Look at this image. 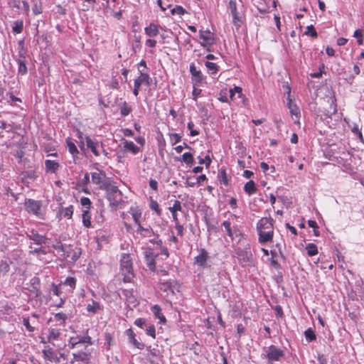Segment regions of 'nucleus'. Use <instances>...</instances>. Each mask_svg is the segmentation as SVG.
Masks as SVG:
<instances>
[{
	"instance_id": "obj_11",
	"label": "nucleus",
	"mask_w": 364,
	"mask_h": 364,
	"mask_svg": "<svg viewBox=\"0 0 364 364\" xmlns=\"http://www.w3.org/2000/svg\"><path fill=\"white\" fill-rule=\"evenodd\" d=\"M27 237L31 240H33L35 244L38 245L45 244L46 241L47 240L46 236L40 235L38 231L34 229H32L31 231H29V232L27 234Z\"/></svg>"
},
{
	"instance_id": "obj_47",
	"label": "nucleus",
	"mask_w": 364,
	"mask_h": 364,
	"mask_svg": "<svg viewBox=\"0 0 364 364\" xmlns=\"http://www.w3.org/2000/svg\"><path fill=\"white\" fill-rule=\"evenodd\" d=\"M18 72L21 75H24L27 73V67L26 63L22 60L18 61Z\"/></svg>"
},
{
	"instance_id": "obj_59",
	"label": "nucleus",
	"mask_w": 364,
	"mask_h": 364,
	"mask_svg": "<svg viewBox=\"0 0 364 364\" xmlns=\"http://www.w3.org/2000/svg\"><path fill=\"white\" fill-rule=\"evenodd\" d=\"M80 203L82 206L87 208V209L90 208L91 206V201L89 198L87 197H82L80 199Z\"/></svg>"
},
{
	"instance_id": "obj_9",
	"label": "nucleus",
	"mask_w": 364,
	"mask_h": 364,
	"mask_svg": "<svg viewBox=\"0 0 364 364\" xmlns=\"http://www.w3.org/2000/svg\"><path fill=\"white\" fill-rule=\"evenodd\" d=\"M74 361L80 364H89L91 360V353L88 351H79L73 353Z\"/></svg>"
},
{
	"instance_id": "obj_17",
	"label": "nucleus",
	"mask_w": 364,
	"mask_h": 364,
	"mask_svg": "<svg viewBox=\"0 0 364 364\" xmlns=\"http://www.w3.org/2000/svg\"><path fill=\"white\" fill-rule=\"evenodd\" d=\"M43 358L50 362L58 363L60 361L59 358L57 356L53 348L48 347L43 350Z\"/></svg>"
},
{
	"instance_id": "obj_6",
	"label": "nucleus",
	"mask_w": 364,
	"mask_h": 364,
	"mask_svg": "<svg viewBox=\"0 0 364 364\" xmlns=\"http://www.w3.org/2000/svg\"><path fill=\"white\" fill-rule=\"evenodd\" d=\"M200 38L203 40L201 46L204 48H208L207 50L210 51L209 47L213 46L215 43L214 34L209 30H200L199 31Z\"/></svg>"
},
{
	"instance_id": "obj_1",
	"label": "nucleus",
	"mask_w": 364,
	"mask_h": 364,
	"mask_svg": "<svg viewBox=\"0 0 364 364\" xmlns=\"http://www.w3.org/2000/svg\"><path fill=\"white\" fill-rule=\"evenodd\" d=\"M274 223V220L271 217L262 218L257 223L258 241L260 244L264 245L273 242Z\"/></svg>"
},
{
	"instance_id": "obj_16",
	"label": "nucleus",
	"mask_w": 364,
	"mask_h": 364,
	"mask_svg": "<svg viewBox=\"0 0 364 364\" xmlns=\"http://www.w3.org/2000/svg\"><path fill=\"white\" fill-rule=\"evenodd\" d=\"M125 333L128 336L129 342L134 347L140 350H142L144 348V344L136 340V335L132 328L127 329Z\"/></svg>"
},
{
	"instance_id": "obj_33",
	"label": "nucleus",
	"mask_w": 364,
	"mask_h": 364,
	"mask_svg": "<svg viewBox=\"0 0 364 364\" xmlns=\"http://www.w3.org/2000/svg\"><path fill=\"white\" fill-rule=\"evenodd\" d=\"M67 318V314L63 312H59L54 314V321L57 322L58 325H64Z\"/></svg>"
},
{
	"instance_id": "obj_2",
	"label": "nucleus",
	"mask_w": 364,
	"mask_h": 364,
	"mask_svg": "<svg viewBox=\"0 0 364 364\" xmlns=\"http://www.w3.org/2000/svg\"><path fill=\"white\" fill-rule=\"evenodd\" d=\"M119 274L122 276L124 283H131L134 278L133 262L129 254L123 253L120 257Z\"/></svg>"
},
{
	"instance_id": "obj_35",
	"label": "nucleus",
	"mask_w": 364,
	"mask_h": 364,
	"mask_svg": "<svg viewBox=\"0 0 364 364\" xmlns=\"http://www.w3.org/2000/svg\"><path fill=\"white\" fill-rule=\"evenodd\" d=\"M205 65L207 68L209 73L211 75L216 74L219 70V66L215 63L206 61L205 63Z\"/></svg>"
},
{
	"instance_id": "obj_43",
	"label": "nucleus",
	"mask_w": 364,
	"mask_h": 364,
	"mask_svg": "<svg viewBox=\"0 0 364 364\" xmlns=\"http://www.w3.org/2000/svg\"><path fill=\"white\" fill-rule=\"evenodd\" d=\"M304 35L310 36L312 38H317L318 33L313 25L308 26Z\"/></svg>"
},
{
	"instance_id": "obj_7",
	"label": "nucleus",
	"mask_w": 364,
	"mask_h": 364,
	"mask_svg": "<svg viewBox=\"0 0 364 364\" xmlns=\"http://www.w3.org/2000/svg\"><path fill=\"white\" fill-rule=\"evenodd\" d=\"M92 177V183L97 185L100 189L102 190V187L104 185L109 184V182L105 181L106 174L105 172L100 170L98 168L96 169V171L91 173Z\"/></svg>"
},
{
	"instance_id": "obj_45",
	"label": "nucleus",
	"mask_w": 364,
	"mask_h": 364,
	"mask_svg": "<svg viewBox=\"0 0 364 364\" xmlns=\"http://www.w3.org/2000/svg\"><path fill=\"white\" fill-rule=\"evenodd\" d=\"M149 207L151 210H154L159 216L161 215V210L159 208L157 201L151 199Z\"/></svg>"
},
{
	"instance_id": "obj_52",
	"label": "nucleus",
	"mask_w": 364,
	"mask_h": 364,
	"mask_svg": "<svg viewBox=\"0 0 364 364\" xmlns=\"http://www.w3.org/2000/svg\"><path fill=\"white\" fill-rule=\"evenodd\" d=\"M0 129L9 132L12 131L13 126L10 124H7L5 121L0 119Z\"/></svg>"
},
{
	"instance_id": "obj_51",
	"label": "nucleus",
	"mask_w": 364,
	"mask_h": 364,
	"mask_svg": "<svg viewBox=\"0 0 364 364\" xmlns=\"http://www.w3.org/2000/svg\"><path fill=\"white\" fill-rule=\"evenodd\" d=\"M223 225L224 226V228H225V230L227 232V234L228 235L231 237V238H233V233L232 232V230H231V223L230 222L228 221V220H225L223 223Z\"/></svg>"
},
{
	"instance_id": "obj_5",
	"label": "nucleus",
	"mask_w": 364,
	"mask_h": 364,
	"mask_svg": "<svg viewBox=\"0 0 364 364\" xmlns=\"http://www.w3.org/2000/svg\"><path fill=\"white\" fill-rule=\"evenodd\" d=\"M142 84L149 86L151 84V77L148 73L140 71L139 75L134 82L133 94L136 97L138 96L140 87Z\"/></svg>"
},
{
	"instance_id": "obj_20",
	"label": "nucleus",
	"mask_w": 364,
	"mask_h": 364,
	"mask_svg": "<svg viewBox=\"0 0 364 364\" xmlns=\"http://www.w3.org/2000/svg\"><path fill=\"white\" fill-rule=\"evenodd\" d=\"M159 288L161 291L166 293V295L173 294V282L171 281L162 282L160 281L159 283Z\"/></svg>"
},
{
	"instance_id": "obj_60",
	"label": "nucleus",
	"mask_w": 364,
	"mask_h": 364,
	"mask_svg": "<svg viewBox=\"0 0 364 364\" xmlns=\"http://www.w3.org/2000/svg\"><path fill=\"white\" fill-rule=\"evenodd\" d=\"M30 254L40 256L41 255H45L46 254V252L43 248L39 247V248H36L33 250H31Z\"/></svg>"
},
{
	"instance_id": "obj_36",
	"label": "nucleus",
	"mask_w": 364,
	"mask_h": 364,
	"mask_svg": "<svg viewBox=\"0 0 364 364\" xmlns=\"http://www.w3.org/2000/svg\"><path fill=\"white\" fill-rule=\"evenodd\" d=\"M305 249H306V250L307 252V255L309 257L314 256V255H317L318 252L317 246L314 243H308L306 245V248Z\"/></svg>"
},
{
	"instance_id": "obj_13",
	"label": "nucleus",
	"mask_w": 364,
	"mask_h": 364,
	"mask_svg": "<svg viewBox=\"0 0 364 364\" xmlns=\"http://www.w3.org/2000/svg\"><path fill=\"white\" fill-rule=\"evenodd\" d=\"M129 213L131 218L133 219L134 223L139 226L141 225V218L142 215V211L138 206H132L129 208Z\"/></svg>"
},
{
	"instance_id": "obj_34",
	"label": "nucleus",
	"mask_w": 364,
	"mask_h": 364,
	"mask_svg": "<svg viewBox=\"0 0 364 364\" xmlns=\"http://www.w3.org/2000/svg\"><path fill=\"white\" fill-rule=\"evenodd\" d=\"M121 218L127 230H129L132 228V225L129 223L131 218L129 210L127 212H122L121 214Z\"/></svg>"
},
{
	"instance_id": "obj_48",
	"label": "nucleus",
	"mask_w": 364,
	"mask_h": 364,
	"mask_svg": "<svg viewBox=\"0 0 364 364\" xmlns=\"http://www.w3.org/2000/svg\"><path fill=\"white\" fill-rule=\"evenodd\" d=\"M324 64L323 63H321L320 65H319V68H318V70L319 71L318 72H316V73H312L310 74V76L313 78H320L321 77L322 75H323V69H324Z\"/></svg>"
},
{
	"instance_id": "obj_42",
	"label": "nucleus",
	"mask_w": 364,
	"mask_h": 364,
	"mask_svg": "<svg viewBox=\"0 0 364 364\" xmlns=\"http://www.w3.org/2000/svg\"><path fill=\"white\" fill-rule=\"evenodd\" d=\"M168 210L170 212H175V213H177L178 211H181L182 210V205H181V201H179L178 200H175L173 201V205L168 208Z\"/></svg>"
},
{
	"instance_id": "obj_44",
	"label": "nucleus",
	"mask_w": 364,
	"mask_h": 364,
	"mask_svg": "<svg viewBox=\"0 0 364 364\" xmlns=\"http://www.w3.org/2000/svg\"><path fill=\"white\" fill-rule=\"evenodd\" d=\"M171 13L172 15H179L183 16L185 14H186V11L185 9L183 8L181 6H176L173 9H171Z\"/></svg>"
},
{
	"instance_id": "obj_29",
	"label": "nucleus",
	"mask_w": 364,
	"mask_h": 364,
	"mask_svg": "<svg viewBox=\"0 0 364 364\" xmlns=\"http://www.w3.org/2000/svg\"><path fill=\"white\" fill-rule=\"evenodd\" d=\"M60 335V331L57 328H49L48 335V342L51 343L57 340Z\"/></svg>"
},
{
	"instance_id": "obj_55",
	"label": "nucleus",
	"mask_w": 364,
	"mask_h": 364,
	"mask_svg": "<svg viewBox=\"0 0 364 364\" xmlns=\"http://www.w3.org/2000/svg\"><path fill=\"white\" fill-rule=\"evenodd\" d=\"M288 107L289 109H290V112L291 114L297 115L298 114H299L298 107L295 105H292L291 100H289Z\"/></svg>"
},
{
	"instance_id": "obj_58",
	"label": "nucleus",
	"mask_w": 364,
	"mask_h": 364,
	"mask_svg": "<svg viewBox=\"0 0 364 364\" xmlns=\"http://www.w3.org/2000/svg\"><path fill=\"white\" fill-rule=\"evenodd\" d=\"M351 131L355 134H357L361 141L363 140V134L358 124H355L353 127L351 128Z\"/></svg>"
},
{
	"instance_id": "obj_31",
	"label": "nucleus",
	"mask_w": 364,
	"mask_h": 364,
	"mask_svg": "<svg viewBox=\"0 0 364 364\" xmlns=\"http://www.w3.org/2000/svg\"><path fill=\"white\" fill-rule=\"evenodd\" d=\"M218 178L220 183L228 186L229 178L228 177L226 171L225 169H220L218 174Z\"/></svg>"
},
{
	"instance_id": "obj_27",
	"label": "nucleus",
	"mask_w": 364,
	"mask_h": 364,
	"mask_svg": "<svg viewBox=\"0 0 364 364\" xmlns=\"http://www.w3.org/2000/svg\"><path fill=\"white\" fill-rule=\"evenodd\" d=\"M58 214L60 217L67 218L68 219L72 218L73 214V206L70 205L67 208H60Z\"/></svg>"
},
{
	"instance_id": "obj_54",
	"label": "nucleus",
	"mask_w": 364,
	"mask_h": 364,
	"mask_svg": "<svg viewBox=\"0 0 364 364\" xmlns=\"http://www.w3.org/2000/svg\"><path fill=\"white\" fill-rule=\"evenodd\" d=\"M159 237V235L156 234L154 232V235H153L152 237H150L149 242H151L152 244H156L159 246H161L162 241Z\"/></svg>"
},
{
	"instance_id": "obj_30",
	"label": "nucleus",
	"mask_w": 364,
	"mask_h": 364,
	"mask_svg": "<svg viewBox=\"0 0 364 364\" xmlns=\"http://www.w3.org/2000/svg\"><path fill=\"white\" fill-rule=\"evenodd\" d=\"M82 224L85 227L90 228L92 227L91 224V215L88 210H85L82 215Z\"/></svg>"
},
{
	"instance_id": "obj_56",
	"label": "nucleus",
	"mask_w": 364,
	"mask_h": 364,
	"mask_svg": "<svg viewBox=\"0 0 364 364\" xmlns=\"http://www.w3.org/2000/svg\"><path fill=\"white\" fill-rule=\"evenodd\" d=\"M353 36L357 38L358 43L359 45H362L363 44V33H362V31L358 29V30L355 31Z\"/></svg>"
},
{
	"instance_id": "obj_19",
	"label": "nucleus",
	"mask_w": 364,
	"mask_h": 364,
	"mask_svg": "<svg viewBox=\"0 0 364 364\" xmlns=\"http://www.w3.org/2000/svg\"><path fill=\"white\" fill-rule=\"evenodd\" d=\"M60 168L57 161L47 159L45 161V170L47 173H55Z\"/></svg>"
},
{
	"instance_id": "obj_39",
	"label": "nucleus",
	"mask_w": 364,
	"mask_h": 364,
	"mask_svg": "<svg viewBox=\"0 0 364 364\" xmlns=\"http://www.w3.org/2000/svg\"><path fill=\"white\" fill-rule=\"evenodd\" d=\"M182 161L187 165L191 166L194 163V158L193 154L189 152H186L182 155Z\"/></svg>"
},
{
	"instance_id": "obj_40",
	"label": "nucleus",
	"mask_w": 364,
	"mask_h": 364,
	"mask_svg": "<svg viewBox=\"0 0 364 364\" xmlns=\"http://www.w3.org/2000/svg\"><path fill=\"white\" fill-rule=\"evenodd\" d=\"M132 109L126 102H124L120 107V114L122 116H127L130 114Z\"/></svg>"
},
{
	"instance_id": "obj_10",
	"label": "nucleus",
	"mask_w": 364,
	"mask_h": 364,
	"mask_svg": "<svg viewBox=\"0 0 364 364\" xmlns=\"http://www.w3.org/2000/svg\"><path fill=\"white\" fill-rule=\"evenodd\" d=\"M209 255L207 250L205 248H201L199 255L194 258V264L199 267H205Z\"/></svg>"
},
{
	"instance_id": "obj_15",
	"label": "nucleus",
	"mask_w": 364,
	"mask_h": 364,
	"mask_svg": "<svg viewBox=\"0 0 364 364\" xmlns=\"http://www.w3.org/2000/svg\"><path fill=\"white\" fill-rule=\"evenodd\" d=\"M190 73L192 75V80L198 84H201L204 80V76L200 70H197L193 63L190 65Z\"/></svg>"
},
{
	"instance_id": "obj_37",
	"label": "nucleus",
	"mask_w": 364,
	"mask_h": 364,
	"mask_svg": "<svg viewBox=\"0 0 364 364\" xmlns=\"http://www.w3.org/2000/svg\"><path fill=\"white\" fill-rule=\"evenodd\" d=\"M76 283L77 280L75 277H68L63 282V284L70 287L71 290L73 291L76 287Z\"/></svg>"
},
{
	"instance_id": "obj_62",
	"label": "nucleus",
	"mask_w": 364,
	"mask_h": 364,
	"mask_svg": "<svg viewBox=\"0 0 364 364\" xmlns=\"http://www.w3.org/2000/svg\"><path fill=\"white\" fill-rule=\"evenodd\" d=\"M23 323L28 331H30V332L33 331L34 328L31 326L30 322H29V318H23Z\"/></svg>"
},
{
	"instance_id": "obj_64",
	"label": "nucleus",
	"mask_w": 364,
	"mask_h": 364,
	"mask_svg": "<svg viewBox=\"0 0 364 364\" xmlns=\"http://www.w3.org/2000/svg\"><path fill=\"white\" fill-rule=\"evenodd\" d=\"M52 294L54 296H59L61 294V291H60L58 286L55 284L54 283L52 284Z\"/></svg>"
},
{
	"instance_id": "obj_24",
	"label": "nucleus",
	"mask_w": 364,
	"mask_h": 364,
	"mask_svg": "<svg viewBox=\"0 0 364 364\" xmlns=\"http://www.w3.org/2000/svg\"><path fill=\"white\" fill-rule=\"evenodd\" d=\"M101 308L102 306L99 302L92 299L91 301L87 304L86 309L89 313L95 314L97 313Z\"/></svg>"
},
{
	"instance_id": "obj_8",
	"label": "nucleus",
	"mask_w": 364,
	"mask_h": 364,
	"mask_svg": "<svg viewBox=\"0 0 364 364\" xmlns=\"http://www.w3.org/2000/svg\"><path fill=\"white\" fill-rule=\"evenodd\" d=\"M80 343L92 344L91 338L90 336H73L68 341L70 348H75Z\"/></svg>"
},
{
	"instance_id": "obj_26",
	"label": "nucleus",
	"mask_w": 364,
	"mask_h": 364,
	"mask_svg": "<svg viewBox=\"0 0 364 364\" xmlns=\"http://www.w3.org/2000/svg\"><path fill=\"white\" fill-rule=\"evenodd\" d=\"M244 191L249 196L256 193L257 188L255 183L252 180L247 182L244 186Z\"/></svg>"
},
{
	"instance_id": "obj_14",
	"label": "nucleus",
	"mask_w": 364,
	"mask_h": 364,
	"mask_svg": "<svg viewBox=\"0 0 364 364\" xmlns=\"http://www.w3.org/2000/svg\"><path fill=\"white\" fill-rule=\"evenodd\" d=\"M123 150L125 152H130L132 154H137L140 151L138 147L133 141L123 139Z\"/></svg>"
},
{
	"instance_id": "obj_63",
	"label": "nucleus",
	"mask_w": 364,
	"mask_h": 364,
	"mask_svg": "<svg viewBox=\"0 0 364 364\" xmlns=\"http://www.w3.org/2000/svg\"><path fill=\"white\" fill-rule=\"evenodd\" d=\"M105 340L108 344L109 347L112 346V335L110 333L106 332L105 333Z\"/></svg>"
},
{
	"instance_id": "obj_3",
	"label": "nucleus",
	"mask_w": 364,
	"mask_h": 364,
	"mask_svg": "<svg viewBox=\"0 0 364 364\" xmlns=\"http://www.w3.org/2000/svg\"><path fill=\"white\" fill-rule=\"evenodd\" d=\"M102 190L106 191L107 197L112 208L117 209L122 201V192L114 183L109 182V184L104 185Z\"/></svg>"
},
{
	"instance_id": "obj_41",
	"label": "nucleus",
	"mask_w": 364,
	"mask_h": 364,
	"mask_svg": "<svg viewBox=\"0 0 364 364\" xmlns=\"http://www.w3.org/2000/svg\"><path fill=\"white\" fill-rule=\"evenodd\" d=\"M304 336L307 341L309 342L314 341L316 339V334L314 331L311 328H308L304 331Z\"/></svg>"
},
{
	"instance_id": "obj_38",
	"label": "nucleus",
	"mask_w": 364,
	"mask_h": 364,
	"mask_svg": "<svg viewBox=\"0 0 364 364\" xmlns=\"http://www.w3.org/2000/svg\"><path fill=\"white\" fill-rule=\"evenodd\" d=\"M23 29V21L22 20L16 21L14 22L12 28L13 32L15 33H21Z\"/></svg>"
},
{
	"instance_id": "obj_57",
	"label": "nucleus",
	"mask_w": 364,
	"mask_h": 364,
	"mask_svg": "<svg viewBox=\"0 0 364 364\" xmlns=\"http://www.w3.org/2000/svg\"><path fill=\"white\" fill-rule=\"evenodd\" d=\"M146 333L147 335L151 336L153 338H156V329L154 325H150L146 329Z\"/></svg>"
},
{
	"instance_id": "obj_12",
	"label": "nucleus",
	"mask_w": 364,
	"mask_h": 364,
	"mask_svg": "<svg viewBox=\"0 0 364 364\" xmlns=\"http://www.w3.org/2000/svg\"><path fill=\"white\" fill-rule=\"evenodd\" d=\"M136 232V234L140 235L141 237L150 238L152 237L153 235H154V231L149 225H148L147 227H143L141 224L139 226H137Z\"/></svg>"
},
{
	"instance_id": "obj_18",
	"label": "nucleus",
	"mask_w": 364,
	"mask_h": 364,
	"mask_svg": "<svg viewBox=\"0 0 364 364\" xmlns=\"http://www.w3.org/2000/svg\"><path fill=\"white\" fill-rule=\"evenodd\" d=\"M144 33L150 38L156 37L159 33V26L154 23H150L148 26L144 28Z\"/></svg>"
},
{
	"instance_id": "obj_32",
	"label": "nucleus",
	"mask_w": 364,
	"mask_h": 364,
	"mask_svg": "<svg viewBox=\"0 0 364 364\" xmlns=\"http://www.w3.org/2000/svg\"><path fill=\"white\" fill-rule=\"evenodd\" d=\"M152 255V249L151 248H149L146 250V251L145 252V255L146 257H147V259H148V267L154 270L156 267V263H155V261H154V259L151 256Z\"/></svg>"
},
{
	"instance_id": "obj_25",
	"label": "nucleus",
	"mask_w": 364,
	"mask_h": 364,
	"mask_svg": "<svg viewBox=\"0 0 364 364\" xmlns=\"http://www.w3.org/2000/svg\"><path fill=\"white\" fill-rule=\"evenodd\" d=\"M10 259L7 257H0V274H6L10 269Z\"/></svg>"
},
{
	"instance_id": "obj_46",
	"label": "nucleus",
	"mask_w": 364,
	"mask_h": 364,
	"mask_svg": "<svg viewBox=\"0 0 364 364\" xmlns=\"http://www.w3.org/2000/svg\"><path fill=\"white\" fill-rule=\"evenodd\" d=\"M198 159L199 161L200 164H205V166L208 168L212 162L211 159L209 155L205 156V158H202L200 156H198Z\"/></svg>"
},
{
	"instance_id": "obj_21",
	"label": "nucleus",
	"mask_w": 364,
	"mask_h": 364,
	"mask_svg": "<svg viewBox=\"0 0 364 364\" xmlns=\"http://www.w3.org/2000/svg\"><path fill=\"white\" fill-rule=\"evenodd\" d=\"M66 146L69 151V152L73 155L74 159L77 157L79 154V151L75 146V143L73 141V139L70 137H68L65 139Z\"/></svg>"
},
{
	"instance_id": "obj_50",
	"label": "nucleus",
	"mask_w": 364,
	"mask_h": 364,
	"mask_svg": "<svg viewBox=\"0 0 364 364\" xmlns=\"http://www.w3.org/2000/svg\"><path fill=\"white\" fill-rule=\"evenodd\" d=\"M194 123L193 122H189L188 123L187 127L190 130V135L191 136H196L199 134V132L197 129H194Z\"/></svg>"
},
{
	"instance_id": "obj_49",
	"label": "nucleus",
	"mask_w": 364,
	"mask_h": 364,
	"mask_svg": "<svg viewBox=\"0 0 364 364\" xmlns=\"http://www.w3.org/2000/svg\"><path fill=\"white\" fill-rule=\"evenodd\" d=\"M170 140L173 145L176 144L181 140V136L177 133H172L169 134Z\"/></svg>"
},
{
	"instance_id": "obj_61",
	"label": "nucleus",
	"mask_w": 364,
	"mask_h": 364,
	"mask_svg": "<svg viewBox=\"0 0 364 364\" xmlns=\"http://www.w3.org/2000/svg\"><path fill=\"white\" fill-rule=\"evenodd\" d=\"M174 228L176 229V230L177 231V235H179L180 237H183V230H184V228L182 225L179 223H176L175 225H174Z\"/></svg>"
},
{
	"instance_id": "obj_23",
	"label": "nucleus",
	"mask_w": 364,
	"mask_h": 364,
	"mask_svg": "<svg viewBox=\"0 0 364 364\" xmlns=\"http://www.w3.org/2000/svg\"><path fill=\"white\" fill-rule=\"evenodd\" d=\"M151 311L154 316L159 319L160 323H165L166 322V318L162 314V311L161 307L156 304L151 307Z\"/></svg>"
},
{
	"instance_id": "obj_4",
	"label": "nucleus",
	"mask_w": 364,
	"mask_h": 364,
	"mask_svg": "<svg viewBox=\"0 0 364 364\" xmlns=\"http://www.w3.org/2000/svg\"><path fill=\"white\" fill-rule=\"evenodd\" d=\"M24 207L28 213L33 214L40 219L45 218V213L42 211L41 201L28 198L24 202Z\"/></svg>"
},
{
	"instance_id": "obj_28",
	"label": "nucleus",
	"mask_w": 364,
	"mask_h": 364,
	"mask_svg": "<svg viewBox=\"0 0 364 364\" xmlns=\"http://www.w3.org/2000/svg\"><path fill=\"white\" fill-rule=\"evenodd\" d=\"M229 9L230 10L231 14L233 18V23L235 24L237 21H239L238 13L237 10V4L235 1L230 0L228 4Z\"/></svg>"
},
{
	"instance_id": "obj_22",
	"label": "nucleus",
	"mask_w": 364,
	"mask_h": 364,
	"mask_svg": "<svg viewBox=\"0 0 364 364\" xmlns=\"http://www.w3.org/2000/svg\"><path fill=\"white\" fill-rule=\"evenodd\" d=\"M86 145L88 149L91 150L95 156H100V152L97 150L98 142L93 141L90 136L85 137Z\"/></svg>"
},
{
	"instance_id": "obj_53",
	"label": "nucleus",
	"mask_w": 364,
	"mask_h": 364,
	"mask_svg": "<svg viewBox=\"0 0 364 364\" xmlns=\"http://www.w3.org/2000/svg\"><path fill=\"white\" fill-rule=\"evenodd\" d=\"M44 151L48 154V156H58V152L50 146H46L44 148Z\"/></svg>"
}]
</instances>
